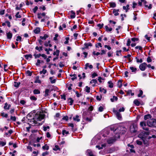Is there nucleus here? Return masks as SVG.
<instances>
[{
  "instance_id": "obj_1",
  "label": "nucleus",
  "mask_w": 156,
  "mask_h": 156,
  "mask_svg": "<svg viewBox=\"0 0 156 156\" xmlns=\"http://www.w3.org/2000/svg\"><path fill=\"white\" fill-rule=\"evenodd\" d=\"M126 129L122 126L119 127L115 129V131H118V133H124L126 132Z\"/></svg>"
},
{
  "instance_id": "obj_2",
  "label": "nucleus",
  "mask_w": 156,
  "mask_h": 156,
  "mask_svg": "<svg viewBox=\"0 0 156 156\" xmlns=\"http://www.w3.org/2000/svg\"><path fill=\"white\" fill-rule=\"evenodd\" d=\"M44 115L43 114H36L35 116V119H37V120L41 121L44 119Z\"/></svg>"
},
{
  "instance_id": "obj_3",
  "label": "nucleus",
  "mask_w": 156,
  "mask_h": 156,
  "mask_svg": "<svg viewBox=\"0 0 156 156\" xmlns=\"http://www.w3.org/2000/svg\"><path fill=\"white\" fill-rule=\"evenodd\" d=\"M155 120L154 119H151L148 120L147 122V125L150 127H153L154 126V123Z\"/></svg>"
},
{
  "instance_id": "obj_4",
  "label": "nucleus",
  "mask_w": 156,
  "mask_h": 156,
  "mask_svg": "<svg viewBox=\"0 0 156 156\" xmlns=\"http://www.w3.org/2000/svg\"><path fill=\"white\" fill-rule=\"evenodd\" d=\"M140 126L144 129L147 131H148L149 130L148 128L144 127L146 126L147 125V124H146L145 122L144 121L141 122H140Z\"/></svg>"
},
{
  "instance_id": "obj_5",
  "label": "nucleus",
  "mask_w": 156,
  "mask_h": 156,
  "mask_svg": "<svg viewBox=\"0 0 156 156\" xmlns=\"http://www.w3.org/2000/svg\"><path fill=\"white\" fill-rule=\"evenodd\" d=\"M147 65V64L145 62L140 64L139 67L140 69L142 71H144L146 69Z\"/></svg>"
},
{
  "instance_id": "obj_6",
  "label": "nucleus",
  "mask_w": 156,
  "mask_h": 156,
  "mask_svg": "<svg viewBox=\"0 0 156 156\" xmlns=\"http://www.w3.org/2000/svg\"><path fill=\"white\" fill-rule=\"evenodd\" d=\"M137 127L136 125H133L130 127V129L131 133H135L136 131Z\"/></svg>"
},
{
  "instance_id": "obj_7",
  "label": "nucleus",
  "mask_w": 156,
  "mask_h": 156,
  "mask_svg": "<svg viewBox=\"0 0 156 156\" xmlns=\"http://www.w3.org/2000/svg\"><path fill=\"white\" fill-rule=\"evenodd\" d=\"M142 140L143 141L144 144L146 145V146H147L149 144L148 140L146 139L145 138L143 137L142 138Z\"/></svg>"
},
{
  "instance_id": "obj_8",
  "label": "nucleus",
  "mask_w": 156,
  "mask_h": 156,
  "mask_svg": "<svg viewBox=\"0 0 156 156\" xmlns=\"http://www.w3.org/2000/svg\"><path fill=\"white\" fill-rule=\"evenodd\" d=\"M115 140H116L115 139L110 138L107 140V142L108 144H111L114 142Z\"/></svg>"
},
{
  "instance_id": "obj_9",
  "label": "nucleus",
  "mask_w": 156,
  "mask_h": 156,
  "mask_svg": "<svg viewBox=\"0 0 156 156\" xmlns=\"http://www.w3.org/2000/svg\"><path fill=\"white\" fill-rule=\"evenodd\" d=\"M114 112L115 114L116 115V116L117 117L118 119H120L122 118V116L121 114L119 113V112H118L117 111H114Z\"/></svg>"
},
{
  "instance_id": "obj_10",
  "label": "nucleus",
  "mask_w": 156,
  "mask_h": 156,
  "mask_svg": "<svg viewBox=\"0 0 156 156\" xmlns=\"http://www.w3.org/2000/svg\"><path fill=\"white\" fill-rule=\"evenodd\" d=\"M37 17L39 19H40L42 18V16H45V13L44 12L43 13H38L37 14Z\"/></svg>"
},
{
  "instance_id": "obj_11",
  "label": "nucleus",
  "mask_w": 156,
  "mask_h": 156,
  "mask_svg": "<svg viewBox=\"0 0 156 156\" xmlns=\"http://www.w3.org/2000/svg\"><path fill=\"white\" fill-rule=\"evenodd\" d=\"M39 78V76H37L36 77V80L34 81L35 83H41V81L40 80Z\"/></svg>"
},
{
  "instance_id": "obj_12",
  "label": "nucleus",
  "mask_w": 156,
  "mask_h": 156,
  "mask_svg": "<svg viewBox=\"0 0 156 156\" xmlns=\"http://www.w3.org/2000/svg\"><path fill=\"white\" fill-rule=\"evenodd\" d=\"M50 92V91L48 89H46L45 91V97L48 96L49 95V93Z\"/></svg>"
},
{
  "instance_id": "obj_13",
  "label": "nucleus",
  "mask_w": 156,
  "mask_h": 156,
  "mask_svg": "<svg viewBox=\"0 0 156 156\" xmlns=\"http://www.w3.org/2000/svg\"><path fill=\"white\" fill-rule=\"evenodd\" d=\"M151 116L150 114H147L145 115L144 116V120H146L149 118H151Z\"/></svg>"
},
{
  "instance_id": "obj_14",
  "label": "nucleus",
  "mask_w": 156,
  "mask_h": 156,
  "mask_svg": "<svg viewBox=\"0 0 156 156\" xmlns=\"http://www.w3.org/2000/svg\"><path fill=\"white\" fill-rule=\"evenodd\" d=\"M7 38L9 39H11L12 36V34L10 32L7 33Z\"/></svg>"
},
{
  "instance_id": "obj_15",
  "label": "nucleus",
  "mask_w": 156,
  "mask_h": 156,
  "mask_svg": "<svg viewBox=\"0 0 156 156\" xmlns=\"http://www.w3.org/2000/svg\"><path fill=\"white\" fill-rule=\"evenodd\" d=\"M11 105H8V104L7 103H6L5 104V106H4V108L5 109H9Z\"/></svg>"
},
{
  "instance_id": "obj_16",
  "label": "nucleus",
  "mask_w": 156,
  "mask_h": 156,
  "mask_svg": "<svg viewBox=\"0 0 156 156\" xmlns=\"http://www.w3.org/2000/svg\"><path fill=\"white\" fill-rule=\"evenodd\" d=\"M134 103L137 106H139L140 104V102L137 100L135 99L133 101Z\"/></svg>"
},
{
  "instance_id": "obj_17",
  "label": "nucleus",
  "mask_w": 156,
  "mask_h": 156,
  "mask_svg": "<svg viewBox=\"0 0 156 156\" xmlns=\"http://www.w3.org/2000/svg\"><path fill=\"white\" fill-rule=\"evenodd\" d=\"M79 116L78 115H76L75 117L73 118V120L75 121H76L77 122L80 121V119H79Z\"/></svg>"
},
{
  "instance_id": "obj_18",
  "label": "nucleus",
  "mask_w": 156,
  "mask_h": 156,
  "mask_svg": "<svg viewBox=\"0 0 156 156\" xmlns=\"http://www.w3.org/2000/svg\"><path fill=\"white\" fill-rule=\"evenodd\" d=\"M40 31V28L37 27L34 30V32L36 34H38Z\"/></svg>"
},
{
  "instance_id": "obj_19",
  "label": "nucleus",
  "mask_w": 156,
  "mask_h": 156,
  "mask_svg": "<svg viewBox=\"0 0 156 156\" xmlns=\"http://www.w3.org/2000/svg\"><path fill=\"white\" fill-rule=\"evenodd\" d=\"M109 4L110 5V6L111 7L114 8L116 7V5L115 2H109Z\"/></svg>"
},
{
  "instance_id": "obj_20",
  "label": "nucleus",
  "mask_w": 156,
  "mask_h": 156,
  "mask_svg": "<svg viewBox=\"0 0 156 156\" xmlns=\"http://www.w3.org/2000/svg\"><path fill=\"white\" fill-rule=\"evenodd\" d=\"M84 45L85 47L86 48H88V46H92V44L91 43H85L84 44Z\"/></svg>"
},
{
  "instance_id": "obj_21",
  "label": "nucleus",
  "mask_w": 156,
  "mask_h": 156,
  "mask_svg": "<svg viewBox=\"0 0 156 156\" xmlns=\"http://www.w3.org/2000/svg\"><path fill=\"white\" fill-rule=\"evenodd\" d=\"M87 152L89 156H95L93 154L92 152L90 150H87Z\"/></svg>"
},
{
  "instance_id": "obj_22",
  "label": "nucleus",
  "mask_w": 156,
  "mask_h": 156,
  "mask_svg": "<svg viewBox=\"0 0 156 156\" xmlns=\"http://www.w3.org/2000/svg\"><path fill=\"white\" fill-rule=\"evenodd\" d=\"M71 13L72 14L71 15L70 17L71 18H74L75 17V12L73 10L71 11Z\"/></svg>"
},
{
  "instance_id": "obj_23",
  "label": "nucleus",
  "mask_w": 156,
  "mask_h": 156,
  "mask_svg": "<svg viewBox=\"0 0 156 156\" xmlns=\"http://www.w3.org/2000/svg\"><path fill=\"white\" fill-rule=\"evenodd\" d=\"M25 58L27 59H28L29 58H32V55L31 54L27 55H24Z\"/></svg>"
},
{
  "instance_id": "obj_24",
  "label": "nucleus",
  "mask_w": 156,
  "mask_h": 156,
  "mask_svg": "<svg viewBox=\"0 0 156 156\" xmlns=\"http://www.w3.org/2000/svg\"><path fill=\"white\" fill-rule=\"evenodd\" d=\"M97 83V81L96 79H93L90 82V83H94V84H93V86H94V85L95 83Z\"/></svg>"
},
{
  "instance_id": "obj_25",
  "label": "nucleus",
  "mask_w": 156,
  "mask_h": 156,
  "mask_svg": "<svg viewBox=\"0 0 156 156\" xmlns=\"http://www.w3.org/2000/svg\"><path fill=\"white\" fill-rule=\"evenodd\" d=\"M118 85L119 88H121L122 85V81L121 80H119L118 82Z\"/></svg>"
},
{
  "instance_id": "obj_26",
  "label": "nucleus",
  "mask_w": 156,
  "mask_h": 156,
  "mask_svg": "<svg viewBox=\"0 0 156 156\" xmlns=\"http://www.w3.org/2000/svg\"><path fill=\"white\" fill-rule=\"evenodd\" d=\"M48 36L47 35V34H45L44 35V36H40V38L41 39H44L45 40L46 38H48Z\"/></svg>"
},
{
  "instance_id": "obj_27",
  "label": "nucleus",
  "mask_w": 156,
  "mask_h": 156,
  "mask_svg": "<svg viewBox=\"0 0 156 156\" xmlns=\"http://www.w3.org/2000/svg\"><path fill=\"white\" fill-rule=\"evenodd\" d=\"M117 99L118 98L117 97L113 96V98H111L110 100L112 102H113L115 100V101H117Z\"/></svg>"
},
{
  "instance_id": "obj_28",
  "label": "nucleus",
  "mask_w": 156,
  "mask_h": 156,
  "mask_svg": "<svg viewBox=\"0 0 156 156\" xmlns=\"http://www.w3.org/2000/svg\"><path fill=\"white\" fill-rule=\"evenodd\" d=\"M69 102L70 103V105H72L73 102V100L71 98H69L68 100Z\"/></svg>"
},
{
  "instance_id": "obj_29",
  "label": "nucleus",
  "mask_w": 156,
  "mask_h": 156,
  "mask_svg": "<svg viewBox=\"0 0 156 156\" xmlns=\"http://www.w3.org/2000/svg\"><path fill=\"white\" fill-rule=\"evenodd\" d=\"M14 86L16 87H19V85L20 84V82H14Z\"/></svg>"
},
{
  "instance_id": "obj_30",
  "label": "nucleus",
  "mask_w": 156,
  "mask_h": 156,
  "mask_svg": "<svg viewBox=\"0 0 156 156\" xmlns=\"http://www.w3.org/2000/svg\"><path fill=\"white\" fill-rule=\"evenodd\" d=\"M108 83L109 84L108 86L110 88H112L113 87V84L111 81H109L108 82Z\"/></svg>"
},
{
  "instance_id": "obj_31",
  "label": "nucleus",
  "mask_w": 156,
  "mask_h": 156,
  "mask_svg": "<svg viewBox=\"0 0 156 156\" xmlns=\"http://www.w3.org/2000/svg\"><path fill=\"white\" fill-rule=\"evenodd\" d=\"M105 28L106 31L109 32L111 31L112 30V28H109L107 26H105Z\"/></svg>"
},
{
  "instance_id": "obj_32",
  "label": "nucleus",
  "mask_w": 156,
  "mask_h": 156,
  "mask_svg": "<svg viewBox=\"0 0 156 156\" xmlns=\"http://www.w3.org/2000/svg\"><path fill=\"white\" fill-rule=\"evenodd\" d=\"M135 58L136 60V62L137 63H142L143 62L142 58H141L140 60L137 57H136Z\"/></svg>"
},
{
  "instance_id": "obj_33",
  "label": "nucleus",
  "mask_w": 156,
  "mask_h": 156,
  "mask_svg": "<svg viewBox=\"0 0 156 156\" xmlns=\"http://www.w3.org/2000/svg\"><path fill=\"white\" fill-rule=\"evenodd\" d=\"M34 93L35 94H37L40 93V91L38 89H35L34 91Z\"/></svg>"
},
{
  "instance_id": "obj_34",
  "label": "nucleus",
  "mask_w": 156,
  "mask_h": 156,
  "mask_svg": "<svg viewBox=\"0 0 156 156\" xmlns=\"http://www.w3.org/2000/svg\"><path fill=\"white\" fill-rule=\"evenodd\" d=\"M52 77H50L49 78V79L50 80L51 83H53L55 82L56 80L55 79L52 80Z\"/></svg>"
},
{
  "instance_id": "obj_35",
  "label": "nucleus",
  "mask_w": 156,
  "mask_h": 156,
  "mask_svg": "<svg viewBox=\"0 0 156 156\" xmlns=\"http://www.w3.org/2000/svg\"><path fill=\"white\" fill-rule=\"evenodd\" d=\"M130 69L132 70V72H135L137 70V69L136 68L132 66L130 67Z\"/></svg>"
},
{
  "instance_id": "obj_36",
  "label": "nucleus",
  "mask_w": 156,
  "mask_h": 156,
  "mask_svg": "<svg viewBox=\"0 0 156 156\" xmlns=\"http://www.w3.org/2000/svg\"><path fill=\"white\" fill-rule=\"evenodd\" d=\"M42 148L44 150H48L49 149V147L46 144L43 146Z\"/></svg>"
},
{
  "instance_id": "obj_37",
  "label": "nucleus",
  "mask_w": 156,
  "mask_h": 156,
  "mask_svg": "<svg viewBox=\"0 0 156 156\" xmlns=\"http://www.w3.org/2000/svg\"><path fill=\"white\" fill-rule=\"evenodd\" d=\"M59 52V51L58 50H57L55 52H54L53 53L54 55H56L57 56H58Z\"/></svg>"
},
{
  "instance_id": "obj_38",
  "label": "nucleus",
  "mask_w": 156,
  "mask_h": 156,
  "mask_svg": "<svg viewBox=\"0 0 156 156\" xmlns=\"http://www.w3.org/2000/svg\"><path fill=\"white\" fill-rule=\"evenodd\" d=\"M113 13L114 14V15L115 16H117L119 15V13L116 12V10L115 9H114L113 11Z\"/></svg>"
},
{
  "instance_id": "obj_39",
  "label": "nucleus",
  "mask_w": 156,
  "mask_h": 156,
  "mask_svg": "<svg viewBox=\"0 0 156 156\" xmlns=\"http://www.w3.org/2000/svg\"><path fill=\"white\" fill-rule=\"evenodd\" d=\"M1 116L5 117V118H7L8 117V115L7 114H4V112H2L1 113Z\"/></svg>"
},
{
  "instance_id": "obj_40",
  "label": "nucleus",
  "mask_w": 156,
  "mask_h": 156,
  "mask_svg": "<svg viewBox=\"0 0 156 156\" xmlns=\"http://www.w3.org/2000/svg\"><path fill=\"white\" fill-rule=\"evenodd\" d=\"M10 119L13 121H15L16 120V118L15 116H11L10 117Z\"/></svg>"
},
{
  "instance_id": "obj_41",
  "label": "nucleus",
  "mask_w": 156,
  "mask_h": 156,
  "mask_svg": "<svg viewBox=\"0 0 156 156\" xmlns=\"http://www.w3.org/2000/svg\"><path fill=\"white\" fill-rule=\"evenodd\" d=\"M86 89H85V90L86 92L88 93H89L90 92V88L88 87V86H87L86 87Z\"/></svg>"
},
{
  "instance_id": "obj_42",
  "label": "nucleus",
  "mask_w": 156,
  "mask_h": 156,
  "mask_svg": "<svg viewBox=\"0 0 156 156\" xmlns=\"http://www.w3.org/2000/svg\"><path fill=\"white\" fill-rule=\"evenodd\" d=\"M34 56L35 58H36L40 57L41 56V54H34Z\"/></svg>"
},
{
  "instance_id": "obj_43",
  "label": "nucleus",
  "mask_w": 156,
  "mask_h": 156,
  "mask_svg": "<svg viewBox=\"0 0 156 156\" xmlns=\"http://www.w3.org/2000/svg\"><path fill=\"white\" fill-rule=\"evenodd\" d=\"M47 71L46 70L43 69L42 71H41L40 73L41 74L42 73H43L44 74L46 73Z\"/></svg>"
},
{
  "instance_id": "obj_44",
  "label": "nucleus",
  "mask_w": 156,
  "mask_h": 156,
  "mask_svg": "<svg viewBox=\"0 0 156 156\" xmlns=\"http://www.w3.org/2000/svg\"><path fill=\"white\" fill-rule=\"evenodd\" d=\"M30 99L32 100L36 101L37 100V98H36L35 96H32L30 97Z\"/></svg>"
},
{
  "instance_id": "obj_45",
  "label": "nucleus",
  "mask_w": 156,
  "mask_h": 156,
  "mask_svg": "<svg viewBox=\"0 0 156 156\" xmlns=\"http://www.w3.org/2000/svg\"><path fill=\"white\" fill-rule=\"evenodd\" d=\"M38 9V8L37 6H36L33 9V12L34 13H35L36 12L37 10Z\"/></svg>"
},
{
  "instance_id": "obj_46",
  "label": "nucleus",
  "mask_w": 156,
  "mask_h": 156,
  "mask_svg": "<svg viewBox=\"0 0 156 156\" xmlns=\"http://www.w3.org/2000/svg\"><path fill=\"white\" fill-rule=\"evenodd\" d=\"M15 16L16 18H20L21 17V16L20 15H19V12H18L15 15Z\"/></svg>"
},
{
  "instance_id": "obj_47",
  "label": "nucleus",
  "mask_w": 156,
  "mask_h": 156,
  "mask_svg": "<svg viewBox=\"0 0 156 156\" xmlns=\"http://www.w3.org/2000/svg\"><path fill=\"white\" fill-rule=\"evenodd\" d=\"M127 94H131V95L132 96H133L134 95V93H132V90H128L127 92Z\"/></svg>"
},
{
  "instance_id": "obj_48",
  "label": "nucleus",
  "mask_w": 156,
  "mask_h": 156,
  "mask_svg": "<svg viewBox=\"0 0 156 156\" xmlns=\"http://www.w3.org/2000/svg\"><path fill=\"white\" fill-rule=\"evenodd\" d=\"M69 133V132L68 131H66V130H63L62 131V134L63 135H65V134H67Z\"/></svg>"
},
{
  "instance_id": "obj_49",
  "label": "nucleus",
  "mask_w": 156,
  "mask_h": 156,
  "mask_svg": "<svg viewBox=\"0 0 156 156\" xmlns=\"http://www.w3.org/2000/svg\"><path fill=\"white\" fill-rule=\"evenodd\" d=\"M143 94V92L141 90H139V94L138 95V97H140Z\"/></svg>"
},
{
  "instance_id": "obj_50",
  "label": "nucleus",
  "mask_w": 156,
  "mask_h": 156,
  "mask_svg": "<svg viewBox=\"0 0 156 156\" xmlns=\"http://www.w3.org/2000/svg\"><path fill=\"white\" fill-rule=\"evenodd\" d=\"M100 91L104 94H105L106 92V90L104 88H100Z\"/></svg>"
},
{
  "instance_id": "obj_51",
  "label": "nucleus",
  "mask_w": 156,
  "mask_h": 156,
  "mask_svg": "<svg viewBox=\"0 0 156 156\" xmlns=\"http://www.w3.org/2000/svg\"><path fill=\"white\" fill-rule=\"evenodd\" d=\"M59 149L58 146V145H55L54 148H53V150L54 151H57Z\"/></svg>"
},
{
  "instance_id": "obj_52",
  "label": "nucleus",
  "mask_w": 156,
  "mask_h": 156,
  "mask_svg": "<svg viewBox=\"0 0 156 156\" xmlns=\"http://www.w3.org/2000/svg\"><path fill=\"white\" fill-rule=\"evenodd\" d=\"M98 74L95 73H93V74L92 75V78H94L95 76H98Z\"/></svg>"
},
{
  "instance_id": "obj_53",
  "label": "nucleus",
  "mask_w": 156,
  "mask_h": 156,
  "mask_svg": "<svg viewBox=\"0 0 156 156\" xmlns=\"http://www.w3.org/2000/svg\"><path fill=\"white\" fill-rule=\"evenodd\" d=\"M138 40V38L136 37H133L131 39V40L134 42L135 41H137Z\"/></svg>"
},
{
  "instance_id": "obj_54",
  "label": "nucleus",
  "mask_w": 156,
  "mask_h": 156,
  "mask_svg": "<svg viewBox=\"0 0 156 156\" xmlns=\"http://www.w3.org/2000/svg\"><path fill=\"white\" fill-rule=\"evenodd\" d=\"M43 130L44 131H45L47 130V129H49V126H47V127L46 126H43Z\"/></svg>"
},
{
  "instance_id": "obj_55",
  "label": "nucleus",
  "mask_w": 156,
  "mask_h": 156,
  "mask_svg": "<svg viewBox=\"0 0 156 156\" xmlns=\"http://www.w3.org/2000/svg\"><path fill=\"white\" fill-rule=\"evenodd\" d=\"M6 144V143L3 142V141H0V145H2V146H4Z\"/></svg>"
},
{
  "instance_id": "obj_56",
  "label": "nucleus",
  "mask_w": 156,
  "mask_h": 156,
  "mask_svg": "<svg viewBox=\"0 0 156 156\" xmlns=\"http://www.w3.org/2000/svg\"><path fill=\"white\" fill-rule=\"evenodd\" d=\"M50 41H48V42H45L44 44V45L46 47H47L48 46V44H50Z\"/></svg>"
},
{
  "instance_id": "obj_57",
  "label": "nucleus",
  "mask_w": 156,
  "mask_h": 156,
  "mask_svg": "<svg viewBox=\"0 0 156 156\" xmlns=\"http://www.w3.org/2000/svg\"><path fill=\"white\" fill-rule=\"evenodd\" d=\"M95 46L97 48H98V46H99L100 47H102L101 44L100 43H98L97 44H96Z\"/></svg>"
},
{
  "instance_id": "obj_58",
  "label": "nucleus",
  "mask_w": 156,
  "mask_h": 156,
  "mask_svg": "<svg viewBox=\"0 0 156 156\" xmlns=\"http://www.w3.org/2000/svg\"><path fill=\"white\" fill-rule=\"evenodd\" d=\"M122 27L120 26H118L117 28L116 29V30L117 31V33L119 34V31H118V30L121 28Z\"/></svg>"
},
{
  "instance_id": "obj_59",
  "label": "nucleus",
  "mask_w": 156,
  "mask_h": 156,
  "mask_svg": "<svg viewBox=\"0 0 156 156\" xmlns=\"http://www.w3.org/2000/svg\"><path fill=\"white\" fill-rule=\"evenodd\" d=\"M41 63V61L39 59H38L37 60V62L36 63V65L37 66H39L40 65V64Z\"/></svg>"
},
{
  "instance_id": "obj_60",
  "label": "nucleus",
  "mask_w": 156,
  "mask_h": 156,
  "mask_svg": "<svg viewBox=\"0 0 156 156\" xmlns=\"http://www.w3.org/2000/svg\"><path fill=\"white\" fill-rule=\"evenodd\" d=\"M21 37L20 36H18L17 37V39H16V41H18L19 40L20 41H21Z\"/></svg>"
},
{
  "instance_id": "obj_61",
  "label": "nucleus",
  "mask_w": 156,
  "mask_h": 156,
  "mask_svg": "<svg viewBox=\"0 0 156 156\" xmlns=\"http://www.w3.org/2000/svg\"><path fill=\"white\" fill-rule=\"evenodd\" d=\"M103 108L102 106H100L98 108V110L99 111L101 112L103 111Z\"/></svg>"
},
{
  "instance_id": "obj_62",
  "label": "nucleus",
  "mask_w": 156,
  "mask_h": 156,
  "mask_svg": "<svg viewBox=\"0 0 156 156\" xmlns=\"http://www.w3.org/2000/svg\"><path fill=\"white\" fill-rule=\"evenodd\" d=\"M136 143L137 144H138L139 145H141L142 144V142L138 140H136Z\"/></svg>"
},
{
  "instance_id": "obj_63",
  "label": "nucleus",
  "mask_w": 156,
  "mask_h": 156,
  "mask_svg": "<svg viewBox=\"0 0 156 156\" xmlns=\"http://www.w3.org/2000/svg\"><path fill=\"white\" fill-rule=\"evenodd\" d=\"M103 24H99L97 26L98 27H99L100 29H101L103 27Z\"/></svg>"
},
{
  "instance_id": "obj_64",
  "label": "nucleus",
  "mask_w": 156,
  "mask_h": 156,
  "mask_svg": "<svg viewBox=\"0 0 156 156\" xmlns=\"http://www.w3.org/2000/svg\"><path fill=\"white\" fill-rule=\"evenodd\" d=\"M131 41L130 40V39H129L128 40V41H127V43L126 44V45L127 46H129L130 45V44L131 43Z\"/></svg>"
}]
</instances>
